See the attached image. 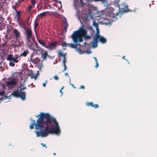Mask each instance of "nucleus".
I'll list each match as a JSON object with an SVG mask.
<instances>
[{
  "label": "nucleus",
  "mask_w": 157,
  "mask_h": 157,
  "mask_svg": "<svg viewBox=\"0 0 157 157\" xmlns=\"http://www.w3.org/2000/svg\"><path fill=\"white\" fill-rule=\"evenodd\" d=\"M118 14V13L116 12L115 13L113 12H111V13H109V16L110 17H111L113 18H116V16Z\"/></svg>",
  "instance_id": "16"
},
{
  "label": "nucleus",
  "mask_w": 157,
  "mask_h": 157,
  "mask_svg": "<svg viewBox=\"0 0 157 157\" xmlns=\"http://www.w3.org/2000/svg\"><path fill=\"white\" fill-rule=\"evenodd\" d=\"M7 60L10 61H13L15 63H17L18 62V61L14 57H13L12 55H9L7 57Z\"/></svg>",
  "instance_id": "8"
},
{
  "label": "nucleus",
  "mask_w": 157,
  "mask_h": 157,
  "mask_svg": "<svg viewBox=\"0 0 157 157\" xmlns=\"http://www.w3.org/2000/svg\"><path fill=\"white\" fill-rule=\"evenodd\" d=\"M31 76L32 78H34L36 79L37 78V76L36 75L34 76L32 75H31Z\"/></svg>",
  "instance_id": "33"
},
{
  "label": "nucleus",
  "mask_w": 157,
  "mask_h": 157,
  "mask_svg": "<svg viewBox=\"0 0 157 157\" xmlns=\"http://www.w3.org/2000/svg\"><path fill=\"white\" fill-rule=\"evenodd\" d=\"M63 87L61 89V90H60L59 91L62 94H63V92L62 91V90L63 89Z\"/></svg>",
  "instance_id": "40"
},
{
  "label": "nucleus",
  "mask_w": 157,
  "mask_h": 157,
  "mask_svg": "<svg viewBox=\"0 0 157 157\" xmlns=\"http://www.w3.org/2000/svg\"><path fill=\"white\" fill-rule=\"evenodd\" d=\"M46 82H47V81H46L43 84V86H44V87L45 86L46 84Z\"/></svg>",
  "instance_id": "42"
},
{
  "label": "nucleus",
  "mask_w": 157,
  "mask_h": 157,
  "mask_svg": "<svg viewBox=\"0 0 157 157\" xmlns=\"http://www.w3.org/2000/svg\"><path fill=\"white\" fill-rule=\"evenodd\" d=\"M34 51H43L44 50L42 49V48H40L39 46H36V48L35 49H33Z\"/></svg>",
  "instance_id": "20"
},
{
  "label": "nucleus",
  "mask_w": 157,
  "mask_h": 157,
  "mask_svg": "<svg viewBox=\"0 0 157 157\" xmlns=\"http://www.w3.org/2000/svg\"><path fill=\"white\" fill-rule=\"evenodd\" d=\"M25 0H19L20 2H24Z\"/></svg>",
  "instance_id": "49"
},
{
  "label": "nucleus",
  "mask_w": 157,
  "mask_h": 157,
  "mask_svg": "<svg viewBox=\"0 0 157 157\" xmlns=\"http://www.w3.org/2000/svg\"><path fill=\"white\" fill-rule=\"evenodd\" d=\"M26 33V40L29 42L30 41V39L31 38L32 36V31L30 29H28L27 30L25 29Z\"/></svg>",
  "instance_id": "5"
},
{
  "label": "nucleus",
  "mask_w": 157,
  "mask_h": 157,
  "mask_svg": "<svg viewBox=\"0 0 157 157\" xmlns=\"http://www.w3.org/2000/svg\"><path fill=\"white\" fill-rule=\"evenodd\" d=\"M70 85L72 86L74 88H76V87H75V86L72 84H71V83H70Z\"/></svg>",
  "instance_id": "43"
},
{
  "label": "nucleus",
  "mask_w": 157,
  "mask_h": 157,
  "mask_svg": "<svg viewBox=\"0 0 157 157\" xmlns=\"http://www.w3.org/2000/svg\"><path fill=\"white\" fill-rule=\"evenodd\" d=\"M124 58H125V56H123V59H124Z\"/></svg>",
  "instance_id": "53"
},
{
  "label": "nucleus",
  "mask_w": 157,
  "mask_h": 157,
  "mask_svg": "<svg viewBox=\"0 0 157 157\" xmlns=\"http://www.w3.org/2000/svg\"><path fill=\"white\" fill-rule=\"evenodd\" d=\"M83 37L86 38H89L84 26H82L74 32L71 35V38L75 44H68V46L75 48L80 53L82 54L84 53V52L82 51L80 48L82 46L80 44H78V42L83 41Z\"/></svg>",
  "instance_id": "2"
},
{
  "label": "nucleus",
  "mask_w": 157,
  "mask_h": 157,
  "mask_svg": "<svg viewBox=\"0 0 157 157\" xmlns=\"http://www.w3.org/2000/svg\"><path fill=\"white\" fill-rule=\"evenodd\" d=\"M67 61L66 58L63 59V64H66V63Z\"/></svg>",
  "instance_id": "27"
},
{
  "label": "nucleus",
  "mask_w": 157,
  "mask_h": 157,
  "mask_svg": "<svg viewBox=\"0 0 157 157\" xmlns=\"http://www.w3.org/2000/svg\"><path fill=\"white\" fill-rule=\"evenodd\" d=\"M98 41L97 40V39L96 38L95 36H94V41L92 42L91 43V44H92V46L93 48H96L98 46Z\"/></svg>",
  "instance_id": "12"
},
{
  "label": "nucleus",
  "mask_w": 157,
  "mask_h": 157,
  "mask_svg": "<svg viewBox=\"0 0 157 157\" xmlns=\"http://www.w3.org/2000/svg\"><path fill=\"white\" fill-rule=\"evenodd\" d=\"M38 67L40 70H41L43 67V65L42 63H41L40 65H39L38 66Z\"/></svg>",
  "instance_id": "28"
},
{
  "label": "nucleus",
  "mask_w": 157,
  "mask_h": 157,
  "mask_svg": "<svg viewBox=\"0 0 157 157\" xmlns=\"http://www.w3.org/2000/svg\"><path fill=\"white\" fill-rule=\"evenodd\" d=\"M97 35H99V32L98 31V30L97 31V33L96 34V35H97Z\"/></svg>",
  "instance_id": "48"
},
{
  "label": "nucleus",
  "mask_w": 157,
  "mask_h": 157,
  "mask_svg": "<svg viewBox=\"0 0 157 157\" xmlns=\"http://www.w3.org/2000/svg\"><path fill=\"white\" fill-rule=\"evenodd\" d=\"M58 44V42L56 41L49 42L48 45H47L46 48L48 49L49 51H51L56 49V46Z\"/></svg>",
  "instance_id": "4"
},
{
  "label": "nucleus",
  "mask_w": 157,
  "mask_h": 157,
  "mask_svg": "<svg viewBox=\"0 0 157 157\" xmlns=\"http://www.w3.org/2000/svg\"><path fill=\"white\" fill-rule=\"evenodd\" d=\"M2 25L0 23V29H2V28H1V25Z\"/></svg>",
  "instance_id": "52"
},
{
  "label": "nucleus",
  "mask_w": 157,
  "mask_h": 157,
  "mask_svg": "<svg viewBox=\"0 0 157 157\" xmlns=\"http://www.w3.org/2000/svg\"><path fill=\"white\" fill-rule=\"evenodd\" d=\"M63 65L64 67V68L63 69V71H65L67 69V66H66V64H63Z\"/></svg>",
  "instance_id": "31"
},
{
  "label": "nucleus",
  "mask_w": 157,
  "mask_h": 157,
  "mask_svg": "<svg viewBox=\"0 0 157 157\" xmlns=\"http://www.w3.org/2000/svg\"><path fill=\"white\" fill-rule=\"evenodd\" d=\"M41 144L43 147H45L46 148H47V147L46 146V145L45 144H44L43 143H41Z\"/></svg>",
  "instance_id": "35"
},
{
  "label": "nucleus",
  "mask_w": 157,
  "mask_h": 157,
  "mask_svg": "<svg viewBox=\"0 0 157 157\" xmlns=\"http://www.w3.org/2000/svg\"><path fill=\"white\" fill-rule=\"evenodd\" d=\"M123 11H124V12H125V11H124V10H123Z\"/></svg>",
  "instance_id": "55"
},
{
  "label": "nucleus",
  "mask_w": 157,
  "mask_h": 157,
  "mask_svg": "<svg viewBox=\"0 0 157 157\" xmlns=\"http://www.w3.org/2000/svg\"><path fill=\"white\" fill-rule=\"evenodd\" d=\"M31 2L33 5H35L36 4V2L35 0H31Z\"/></svg>",
  "instance_id": "24"
},
{
  "label": "nucleus",
  "mask_w": 157,
  "mask_h": 157,
  "mask_svg": "<svg viewBox=\"0 0 157 157\" xmlns=\"http://www.w3.org/2000/svg\"><path fill=\"white\" fill-rule=\"evenodd\" d=\"M94 59H95V62L96 63V62H98V61H97V58H96V57H94Z\"/></svg>",
  "instance_id": "46"
},
{
  "label": "nucleus",
  "mask_w": 157,
  "mask_h": 157,
  "mask_svg": "<svg viewBox=\"0 0 157 157\" xmlns=\"http://www.w3.org/2000/svg\"><path fill=\"white\" fill-rule=\"evenodd\" d=\"M68 26V25H65V26H64V30L65 32H66L67 31V28Z\"/></svg>",
  "instance_id": "29"
},
{
  "label": "nucleus",
  "mask_w": 157,
  "mask_h": 157,
  "mask_svg": "<svg viewBox=\"0 0 157 157\" xmlns=\"http://www.w3.org/2000/svg\"><path fill=\"white\" fill-rule=\"evenodd\" d=\"M4 94V93L3 92H0V95H3Z\"/></svg>",
  "instance_id": "41"
},
{
  "label": "nucleus",
  "mask_w": 157,
  "mask_h": 157,
  "mask_svg": "<svg viewBox=\"0 0 157 157\" xmlns=\"http://www.w3.org/2000/svg\"><path fill=\"white\" fill-rule=\"evenodd\" d=\"M29 53V52L28 49L24 51L22 53L20 56H23L24 57H26L28 54Z\"/></svg>",
  "instance_id": "17"
},
{
  "label": "nucleus",
  "mask_w": 157,
  "mask_h": 157,
  "mask_svg": "<svg viewBox=\"0 0 157 157\" xmlns=\"http://www.w3.org/2000/svg\"><path fill=\"white\" fill-rule=\"evenodd\" d=\"M38 25V24L37 23L36 21H35V26H34V28H36Z\"/></svg>",
  "instance_id": "32"
},
{
  "label": "nucleus",
  "mask_w": 157,
  "mask_h": 157,
  "mask_svg": "<svg viewBox=\"0 0 157 157\" xmlns=\"http://www.w3.org/2000/svg\"><path fill=\"white\" fill-rule=\"evenodd\" d=\"M26 89V88L25 87H23L20 89V92L21 93V99L23 100L25 99L26 94H25V92L23 91V90Z\"/></svg>",
  "instance_id": "9"
},
{
  "label": "nucleus",
  "mask_w": 157,
  "mask_h": 157,
  "mask_svg": "<svg viewBox=\"0 0 157 157\" xmlns=\"http://www.w3.org/2000/svg\"><path fill=\"white\" fill-rule=\"evenodd\" d=\"M20 56H19L18 55H15L14 57L17 60V59Z\"/></svg>",
  "instance_id": "30"
},
{
  "label": "nucleus",
  "mask_w": 157,
  "mask_h": 157,
  "mask_svg": "<svg viewBox=\"0 0 157 157\" xmlns=\"http://www.w3.org/2000/svg\"><path fill=\"white\" fill-rule=\"evenodd\" d=\"M96 65L95 66V67L96 68H97L98 67V62H96Z\"/></svg>",
  "instance_id": "36"
},
{
  "label": "nucleus",
  "mask_w": 157,
  "mask_h": 157,
  "mask_svg": "<svg viewBox=\"0 0 157 157\" xmlns=\"http://www.w3.org/2000/svg\"><path fill=\"white\" fill-rule=\"evenodd\" d=\"M64 24H65L66 25H68L67 21L66 20L64 22Z\"/></svg>",
  "instance_id": "37"
},
{
  "label": "nucleus",
  "mask_w": 157,
  "mask_h": 157,
  "mask_svg": "<svg viewBox=\"0 0 157 157\" xmlns=\"http://www.w3.org/2000/svg\"><path fill=\"white\" fill-rule=\"evenodd\" d=\"M65 75L66 76H69V75H68V74L67 73H65Z\"/></svg>",
  "instance_id": "47"
},
{
  "label": "nucleus",
  "mask_w": 157,
  "mask_h": 157,
  "mask_svg": "<svg viewBox=\"0 0 157 157\" xmlns=\"http://www.w3.org/2000/svg\"><path fill=\"white\" fill-rule=\"evenodd\" d=\"M8 79V81L5 82L7 86H11L14 87L16 86L17 83L18 79L16 78H9Z\"/></svg>",
  "instance_id": "3"
},
{
  "label": "nucleus",
  "mask_w": 157,
  "mask_h": 157,
  "mask_svg": "<svg viewBox=\"0 0 157 157\" xmlns=\"http://www.w3.org/2000/svg\"><path fill=\"white\" fill-rule=\"evenodd\" d=\"M85 88V87L84 86L81 85L80 86L79 89H84Z\"/></svg>",
  "instance_id": "34"
},
{
  "label": "nucleus",
  "mask_w": 157,
  "mask_h": 157,
  "mask_svg": "<svg viewBox=\"0 0 157 157\" xmlns=\"http://www.w3.org/2000/svg\"><path fill=\"white\" fill-rule=\"evenodd\" d=\"M54 79L56 80H59V77L57 75H55L53 77Z\"/></svg>",
  "instance_id": "26"
},
{
  "label": "nucleus",
  "mask_w": 157,
  "mask_h": 157,
  "mask_svg": "<svg viewBox=\"0 0 157 157\" xmlns=\"http://www.w3.org/2000/svg\"><path fill=\"white\" fill-rule=\"evenodd\" d=\"M30 61L34 64H37L39 62L40 60L38 58H33V54H32L30 58Z\"/></svg>",
  "instance_id": "7"
},
{
  "label": "nucleus",
  "mask_w": 157,
  "mask_h": 157,
  "mask_svg": "<svg viewBox=\"0 0 157 157\" xmlns=\"http://www.w3.org/2000/svg\"><path fill=\"white\" fill-rule=\"evenodd\" d=\"M16 13L17 14L16 16L17 17H19L21 14V11H17L16 12Z\"/></svg>",
  "instance_id": "23"
},
{
  "label": "nucleus",
  "mask_w": 157,
  "mask_h": 157,
  "mask_svg": "<svg viewBox=\"0 0 157 157\" xmlns=\"http://www.w3.org/2000/svg\"><path fill=\"white\" fill-rule=\"evenodd\" d=\"M17 20L19 21V20H20V19H19V17H17Z\"/></svg>",
  "instance_id": "50"
},
{
  "label": "nucleus",
  "mask_w": 157,
  "mask_h": 157,
  "mask_svg": "<svg viewBox=\"0 0 157 157\" xmlns=\"http://www.w3.org/2000/svg\"><path fill=\"white\" fill-rule=\"evenodd\" d=\"M13 9L15 10L16 11V12H17V11H17V9L16 8V7L15 6H13Z\"/></svg>",
  "instance_id": "38"
},
{
  "label": "nucleus",
  "mask_w": 157,
  "mask_h": 157,
  "mask_svg": "<svg viewBox=\"0 0 157 157\" xmlns=\"http://www.w3.org/2000/svg\"><path fill=\"white\" fill-rule=\"evenodd\" d=\"M47 12H44L43 13H42L40 14H38L37 15V17H44L45 15L46 14Z\"/></svg>",
  "instance_id": "18"
},
{
  "label": "nucleus",
  "mask_w": 157,
  "mask_h": 157,
  "mask_svg": "<svg viewBox=\"0 0 157 157\" xmlns=\"http://www.w3.org/2000/svg\"><path fill=\"white\" fill-rule=\"evenodd\" d=\"M58 54L59 55L62 56L63 58V59L66 58L65 57V56L67 54L66 53H65V54H63L62 52L59 51L58 53Z\"/></svg>",
  "instance_id": "19"
},
{
  "label": "nucleus",
  "mask_w": 157,
  "mask_h": 157,
  "mask_svg": "<svg viewBox=\"0 0 157 157\" xmlns=\"http://www.w3.org/2000/svg\"><path fill=\"white\" fill-rule=\"evenodd\" d=\"M86 105L88 106H91L95 108H97L99 107L98 105L95 104L94 105L92 102H88L86 103Z\"/></svg>",
  "instance_id": "13"
},
{
  "label": "nucleus",
  "mask_w": 157,
  "mask_h": 157,
  "mask_svg": "<svg viewBox=\"0 0 157 157\" xmlns=\"http://www.w3.org/2000/svg\"><path fill=\"white\" fill-rule=\"evenodd\" d=\"M12 94L14 97L18 98L20 97L21 98V93L18 90H15L13 92Z\"/></svg>",
  "instance_id": "11"
},
{
  "label": "nucleus",
  "mask_w": 157,
  "mask_h": 157,
  "mask_svg": "<svg viewBox=\"0 0 157 157\" xmlns=\"http://www.w3.org/2000/svg\"><path fill=\"white\" fill-rule=\"evenodd\" d=\"M44 53H41V57L43 58V60H45L47 58L48 54L46 51H43Z\"/></svg>",
  "instance_id": "15"
},
{
  "label": "nucleus",
  "mask_w": 157,
  "mask_h": 157,
  "mask_svg": "<svg viewBox=\"0 0 157 157\" xmlns=\"http://www.w3.org/2000/svg\"><path fill=\"white\" fill-rule=\"evenodd\" d=\"M9 65L10 66L13 67L15 66V63L12 62H10L9 63Z\"/></svg>",
  "instance_id": "25"
},
{
  "label": "nucleus",
  "mask_w": 157,
  "mask_h": 157,
  "mask_svg": "<svg viewBox=\"0 0 157 157\" xmlns=\"http://www.w3.org/2000/svg\"><path fill=\"white\" fill-rule=\"evenodd\" d=\"M13 31L12 33L14 34L15 38L17 39L20 36V33L16 29H13Z\"/></svg>",
  "instance_id": "10"
},
{
  "label": "nucleus",
  "mask_w": 157,
  "mask_h": 157,
  "mask_svg": "<svg viewBox=\"0 0 157 157\" xmlns=\"http://www.w3.org/2000/svg\"><path fill=\"white\" fill-rule=\"evenodd\" d=\"M61 45L63 47H66L67 46H68V44L64 42L62 43Z\"/></svg>",
  "instance_id": "21"
},
{
  "label": "nucleus",
  "mask_w": 157,
  "mask_h": 157,
  "mask_svg": "<svg viewBox=\"0 0 157 157\" xmlns=\"http://www.w3.org/2000/svg\"><path fill=\"white\" fill-rule=\"evenodd\" d=\"M100 1H101L103 3H104L106 2V0H100Z\"/></svg>",
  "instance_id": "39"
},
{
  "label": "nucleus",
  "mask_w": 157,
  "mask_h": 157,
  "mask_svg": "<svg viewBox=\"0 0 157 157\" xmlns=\"http://www.w3.org/2000/svg\"><path fill=\"white\" fill-rule=\"evenodd\" d=\"M33 7V6L32 5H30L27 8V10L28 11L30 12Z\"/></svg>",
  "instance_id": "22"
},
{
  "label": "nucleus",
  "mask_w": 157,
  "mask_h": 157,
  "mask_svg": "<svg viewBox=\"0 0 157 157\" xmlns=\"http://www.w3.org/2000/svg\"><path fill=\"white\" fill-rule=\"evenodd\" d=\"M94 36L97 39V40L98 42L100 41L102 44H104L106 43V40L104 37L98 35L97 34L95 35Z\"/></svg>",
  "instance_id": "6"
},
{
  "label": "nucleus",
  "mask_w": 157,
  "mask_h": 157,
  "mask_svg": "<svg viewBox=\"0 0 157 157\" xmlns=\"http://www.w3.org/2000/svg\"><path fill=\"white\" fill-rule=\"evenodd\" d=\"M36 117L38 118L36 123L34 120L30 119L32 123L30 125L31 129L34 128V126L36 129L40 130L36 132L37 137H45L49 134L54 133L59 134L60 133V128L56 118L48 113L40 112Z\"/></svg>",
  "instance_id": "1"
},
{
  "label": "nucleus",
  "mask_w": 157,
  "mask_h": 157,
  "mask_svg": "<svg viewBox=\"0 0 157 157\" xmlns=\"http://www.w3.org/2000/svg\"><path fill=\"white\" fill-rule=\"evenodd\" d=\"M18 23H19V25H20V26H21V22H18Z\"/></svg>",
  "instance_id": "51"
},
{
  "label": "nucleus",
  "mask_w": 157,
  "mask_h": 157,
  "mask_svg": "<svg viewBox=\"0 0 157 157\" xmlns=\"http://www.w3.org/2000/svg\"><path fill=\"white\" fill-rule=\"evenodd\" d=\"M23 27L25 28V27H24V26H23Z\"/></svg>",
  "instance_id": "54"
},
{
  "label": "nucleus",
  "mask_w": 157,
  "mask_h": 157,
  "mask_svg": "<svg viewBox=\"0 0 157 157\" xmlns=\"http://www.w3.org/2000/svg\"><path fill=\"white\" fill-rule=\"evenodd\" d=\"M86 52L87 53H91V52L90 51H87Z\"/></svg>",
  "instance_id": "44"
},
{
  "label": "nucleus",
  "mask_w": 157,
  "mask_h": 157,
  "mask_svg": "<svg viewBox=\"0 0 157 157\" xmlns=\"http://www.w3.org/2000/svg\"><path fill=\"white\" fill-rule=\"evenodd\" d=\"M37 40L38 43L42 45L45 48H46L47 44L44 41L42 40H39L37 39Z\"/></svg>",
  "instance_id": "14"
},
{
  "label": "nucleus",
  "mask_w": 157,
  "mask_h": 157,
  "mask_svg": "<svg viewBox=\"0 0 157 157\" xmlns=\"http://www.w3.org/2000/svg\"><path fill=\"white\" fill-rule=\"evenodd\" d=\"M94 25L95 26H97L98 25L96 23H95L94 22Z\"/></svg>",
  "instance_id": "45"
}]
</instances>
